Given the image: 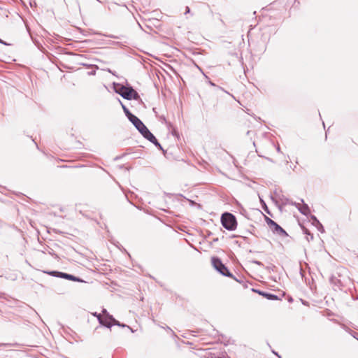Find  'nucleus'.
I'll return each instance as SVG.
<instances>
[{"mask_svg":"<svg viewBox=\"0 0 358 358\" xmlns=\"http://www.w3.org/2000/svg\"><path fill=\"white\" fill-rule=\"evenodd\" d=\"M115 92L127 100L134 99L137 101L140 99L138 93L129 85L124 86L117 84L115 88Z\"/></svg>","mask_w":358,"mask_h":358,"instance_id":"1","label":"nucleus"},{"mask_svg":"<svg viewBox=\"0 0 358 358\" xmlns=\"http://www.w3.org/2000/svg\"><path fill=\"white\" fill-rule=\"evenodd\" d=\"M212 264L214 268L224 276L229 277L234 279L238 282L245 283L244 281L237 279L228 269V268L222 263L219 257H213L211 259Z\"/></svg>","mask_w":358,"mask_h":358,"instance_id":"2","label":"nucleus"},{"mask_svg":"<svg viewBox=\"0 0 358 358\" xmlns=\"http://www.w3.org/2000/svg\"><path fill=\"white\" fill-rule=\"evenodd\" d=\"M221 223L223 227L228 231H234L237 227L236 216L229 212L222 213L221 216Z\"/></svg>","mask_w":358,"mask_h":358,"instance_id":"3","label":"nucleus"},{"mask_svg":"<svg viewBox=\"0 0 358 358\" xmlns=\"http://www.w3.org/2000/svg\"><path fill=\"white\" fill-rule=\"evenodd\" d=\"M269 229L272 231V232L275 234H277L280 236H287L288 234L278 223L275 222L269 227Z\"/></svg>","mask_w":358,"mask_h":358,"instance_id":"4","label":"nucleus"},{"mask_svg":"<svg viewBox=\"0 0 358 358\" xmlns=\"http://www.w3.org/2000/svg\"><path fill=\"white\" fill-rule=\"evenodd\" d=\"M129 120L139 132L146 127L144 123L135 115H134Z\"/></svg>","mask_w":358,"mask_h":358,"instance_id":"5","label":"nucleus"},{"mask_svg":"<svg viewBox=\"0 0 358 358\" xmlns=\"http://www.w3.org/2000/svg\"><path fill=\"white\" fill-rule=\"evenodd\" d=\"M252 292H255L256 293H258L259 295L265 297L266 299H268V300H278V296L274 294H272V293H269V292H264V291H261V290H259V289H254L252 288Z\"/></svg>","mask_w":358,"mask_h":358,"instance_id":"6","label":"nucleus"},{"mask_svg":"<svg viewBox=\"0 0 358 358\" xmlns=\"http://www.w3.org/2000/svg\"><path fill=\"white\" fill-rule=\"evenodd\" d=\"M291 205L296 206L299 211L304 215H308L310 213L309 206L306 203H303V206H301L300 203H291Z\"/></svg>","mask_w":358,"mask_h":358,"instance_id":"7","label":"nucleus"},{"mask_svg":"<svg viewBox=\"0 0 358 358\" xmlns=\"http://www.w3.org/2000/svg\"><path fill=\"white\" fill-rule=\"evenodd\" d=\"M139 133L150 142H151L155 138V136L153 135L152 133L150 132V131L148 129L147 127L142 129L141 131H140Z\"/></svg>","mask_w":358,"mask_h":358,"instance_id":"8","label":"nucleus"},{"mask_svg":"<svg viewBox=\"0 0 358 358\" xmlns=\"http://www.w3.org/2000/svg\"><path fill=\"white\" fill-rule=\"evenodd\" d=\"M63 278L69 280H71V281H75V282H85L83 279H81L77 276H75L72 274H69V273H65V274L63 275Z\"/></svg>","mask_w":358,"mask_h":358,"instance_id":"9","label":"nucleus"},{"mask_svg":"<svg viewBox=\"0 0 358 358\" xmlns=\"http://www.w3.org/2000/svg\"><path fill=\"white\" fill-rule=\"evenodd\" d=\"M102 322L103 324H100L104 327L108 329H110L113 327V322L109 319L106 318V317H102Z\"/></svg>","mask_w":358,"mask_h":358,"instance_id":"10","label":"nucleus"},{"mask_svg":"<svg viewBox=\"0 0 358 358\" xmlns=\"http://www.w3.org/2000/svg\"><path fill=\"white\" fill-rule=\"evenodd\" d=\"M112 322H113V326L115 325V326H118V327H127L129 329L131 330V332H134L133 329L128 325L125 324H123V323H120L118 320H117L115 317H114V320H111Z\"/></svg>","mask_w":358,"mask_h":358,"instance_id":"11","label":"nucleus"},{"mask_svg":"<svg viewBox=\"0 0 358 358\" xmlns=\"http://www.w3.org/2000/svg\"><path fill=\"white\" fill-rule=\"evenodd\" d=\"M47 273L50 274L52 276L57 277L60 278H63V275L65 274L64 272L57 271H52L47 272Z\"/></svg>","mask_w":358,"mask_h":358,"instance_id":"12","label":"nucleus"},{"mask_svg":"<svg viewBox=\"0 0 358 358\" xmlns=\"http://www.w3.org/2000/svg\"><path fill=\"white\" fill-rule=\"evenodd\" d=\"M279 199L281 201V204L282 206H286L287 204L291 205V203H293L292 201H290L289 199L288 198L285 197L284 195L279 196Z\"/></svg>","mask_w":358,"mask_h":358,"instance_id":"13","label":"nucleus"},{"mask_svg":"<svg viewBox=\"0 0 358 358\" xmlns=\"http://www.w3.org/2000/svg\"><path fill=\"white\" fill-rule=\"evenodd\" d=\"M101 314L102 317H106V318L109 319L110 321L112 320H114V317L112 315H110L108 312V310L106 309H105V308L102 309Z\"/></svg>","mask_w":358,"mask_h":358,"instance_id":"14","label":"nucleus"},{"mask_svg":"<svg viewBox=\"0 0 358 358\" xmlns=\"http://www.w3.org/2000/svg\"><path fill=\"white\" fill-rule=\"evenodd\" d=\"M164 120L165 123L167 124L168 128L169 129H170V128L172 129V131H171L172 135L177 136H178V132H177L176 128L173 127V126L171 124V122H167L165 118H164Z\"/></svg>","mask_w":358,"mask_h":358,"instance_id":"15","label":"nucleus"},{"mask_svg":"<svg viewBox=\"0 0 358 358\" xmlns=\"http://www.w3.org/2000/svg\"><path fill=\"white\" fill-rule=\"evenodd\" d=\"M303 233L307 235L306 239L308 241H312L313 239V234H311L307 229L303 228Z\"/></svg>","mask_w":358,"mask_h":358,"instance_id":"16","label":"nucleus"},{"mask_svg":"<svg viewBox=\"0 0 358 358\" xmlns=\"http://www.w3.org/2000/svg\"><path fill=\"white\" fill-rule=\"evenodd\" d=\"M92 315L97 318V320H98L99 324H103V322H102V315H101V313H98L96 312H94V313H92Z\"/></svg>","mask_w":358,"mask_h":358,"instance_id":"17","label":"nucleus"},{"mask_svg":"<svg viewBox=\"0 0 358 358\" xmlns=\"http://www.w3.org/2000/svg\"><path fill=\"white\" fill-rule=\"evenodd\" d=\"M310 217V219L312 220V221H313V224L314 226H316V225H317L319 223H320V221L317 220V218L315 215H311Z\"/></svg>","mask_w":358,"mask_h":358,"instance_id":"18","label":"nucleus"},{"mask_svg":"<svg viewBox=\"0 0 358 358\" xmlns=\"http://www.w3.org/2000/svg\"><path fill=\"white\" fill-rule=\"evenodd\" d=\"M123 111L128 120H129L134 115V114L131 113L128 108L124 109Z\"/></svg>","mask_w":358,"mask_h":358,"instance_id":"19","label":"nucleus"},{"mask_svg":"<svg viewBox=\"0 0 358 358\" xmlns=\"http://www.w3.org/2000/svg\"><path fill=\"white\" fill-rule=\"evenodd\" d=\"M123 111L128 120H129L134 115V114L131 113L128 108L124 109Z\"/></svg>","mask_w":358,"mask_h":358,"instance_id":"20","label":"nucleus"},{"mask_svg":"<svg viewBox=\"0 0 358 358\" xmlns=\"http://www.w3.org/2000/svg\"><path fill=\"white\" fill-rule=\"evenodd\" d=\"M265 221L268 224V227H271V225L275 222V221H273V220L266 216H265Z\"/></svg>","mask_w":358,"mask_h":358,"instance_id":"21","label":"nucleus"},{"mask_svg":"<svg viewBox=\"0 0 358 358\" xmlns=\"http://www.w3.org/2000/svg\"><path fill=\"white\" fill-rule=\"evenodd\" d=\"M316 228L317 229V230L319 231H320L321 233H324V227L322 226V224L321 223H319L317 225L315 226Z\"/></svg>","mask_w":358,"mask_h":358,"instance_id":"22","label":"nucleus"},{"mask_svg":"<svg viewBox=\"0 0 358 358\" xmlns=\"http://www.w3.org/2000/svg\"><path fill=\"white\" fill-rule=\"evenodd\" d=\"M261 202H262V203L263 204V208L264 209V210H265L267 213L270 214V211L268 210V207H267V206H266V203H265L262 199L261 200Z\"/></svg>","mask_w":358,"mask_h":358,"instance_id":"23","label":"nucleus"},{"mask_svg":"<svg viewBox=\"0 0 358 358\" xmlns=\"http://www.w3.org/2000/svg\"><path fill=\"white\" fill-rule=\"evenodd\" d=\"M252 263H254V264H257L258 266H262L263 265V264L261 262L258 261V260H254V261H252Z\"/></svg>","mask_w":358,"mask_h":358,"instance_id":"24","label":"nucleus"},{"mask_svg":"<svg viewBox=\"0 0 358 358\" xmlns=\"http://www.w3.org/2000/svg\"><path fill=\"white\" fill-rule=\"evenodd\" d=\"M0 345L1 346H13V345H15V344H12V343H1Z\"/></svg>","mask_w":358,"mask_h":358,"instance_id":"25","label":"nucleus"},{"mask_svg":"<svg viewBox=\"0 0 358 358\" xmlns=\"http://www.w3.org/2000/svg\"><path fill=\"white\" fill-rule=\"evenodd\" d=\"M190 13V8L189 6H186L185 8V15H187V13Z\"/></svg>","mask_w":358,"mask_h":358,"instance_id":"26","label":"nucleus"},{"mask_svg":"<svg viewBox=\"0 0 358 358\" xmlns=\"http://www.w3.org/2000/svg\"><path fill=\"white\" fill-rule=\"evenodd\" d=\"M155 146H156L158 149H159V150H163V151H164V150H163V148H162V145H161V144H160L159 143H157L156 144V145H155Z\"/></svg>","mask_w":358,"mask_h":358,"instance_id":"27","label":"nucleus"},{"mask_svg":"<svg viewBox=\"0 0 358 358\" xmlns=\"http://www.w3.org/2000/svg\"><path fill=\"white\" fill-rule=\"evenodd\" d=\"M118 99L119 103L121 104L123 110L124 109H127V108L122 103V101L119 99Z\"/></svg>","mask_w":358,"mask_h":358,"instance_id":"28","label":"nucleus"},{"mask_svg":"<svg viewBox=\"0 0 358 358\" xmlns=\"http://www.w3.org/2000/svg\"><path fill=\"white\" fill-rule=\"evenodd\" d=\"M0 43L3 44L4 45H10L9 43H8L6 41L1 40V38H0Z\"/></svg>","mask_w":358,"mask_h":358,"instance_id":"29","label":"nucleus"},{"mask_svg":"<svg viewBox=\"0 0 358 358\" xmlns=\"http://www.w3.org/2000/svg\"><path fill=\"white\" fill-rule=\"evenodd\" d=\"M151 143H153L155 145H156V144H157V143H159V141H157V138H156V137H155V138H154V140H152V141H151Z\"/></svg>","mask_w":358,"mask_h":358,"instance_id":"30","label":"nucleus"},{"mask_svg":"<svg viewBox=\"0 0 358 358\" xmlns=\"http://www.w3.org/2000/svg\"><path fill=\"white\" fill-rule=\"evenodd\" d=\"M218 241H219V238H213V243H216V242H217Z\"/></svg>","mask_w":358,"mask_h":358,"instance_id":"31","label":"nucleus"},{"mask_svg":"<svg viewBox=\"0 0 358 358\" xmlns=\"http://www.w3.org/2000/svg\"><path fill=\"white\" fill-rule=\"evenodd\" d=\"M301 301H302V303H303V305H308V302H307V301H303V300H301Z\"/></svg>","mask_w":358,"mask_h":358,"instance_id":"32","label":"nucleus"},{"mask_svg":"<svg viewBox=\"0 0 358 358\" xmlns=\"http://www.w3.org/2000/svg\"><path fill=\"white\" fill-rule=\"evenodd\" d=\"M209 84L212 86H215V84L213 83L212 81H209Z\"/></svg>","mask_w":358,"mask_h":358,"instance_id":"33","label":"nucleus"},{"mask_svg":"<svg viewBox=\"0 0 358 358\" xmlns=\"http://www.w3.org/2000/svg\"><path fill=\"white\" fill-rule=\"evenodd\" d=\"M276 150H277V151H278V152H280V146H279V145L277 147Z\"/></svg>","mask_w":358,"mask_h":358,"instance_id":"34","label":"nucleus"},{"mask_svg":"<svg viewBox=\"0 0 358 358\" xmlns=\"http://www.w3.org/2000/svg\"><path fill=\"white\" fill-rule=\"evenodd\" d=\"M288 301L289 302H292L293 301V299L292 297H289V299H288Z\"/></svg>","mask_w":358,"mask_h":358,"instance_id":"35","label":"nucleus"},{"mask_svg":"<svg viewBox=\"0 0 358 358\" xmlns=\"http://www.w3.org/2000/svg\"><path fill=\"white\" fill-rule=\"evenodd\" d=\"M166 330H169V331H172L171 329L169 327H166Z\"/></svg>","mask_w":358,"mask_h":358,"instance_id":"36","label":"nucleus"},{"mask_svg":"<svg viewBox=\"0 0 358 358\" xmlns=\"http://www.w3.org/2000/svg\"><path fill=\"white\" fill-rule=\"evenodd\" d=\"M190 201L191 204H194L195 203V202L193 201Z\"/></svg>","mask_w":358,"mask_h":358,"instance_id":"37","label":"nucleus"},{"mask_svg":"<svg viewBox=\"0 0 358 358\" xmlns=\"http://www.w3.org/2000/svg\"><path fill=\"white\" fill-rule=\"evenodd\" d=\"M211 234H212V233H211V232H208V236H210Z\"/></svg>","mask_w":358,"mask_h":358,"instance_id":"38","label":"nucleus"},{"mask_svg":"<svg viewBox=\"0 0 358 358\" xmlns=\"http://www.w3.org/2000/svg\"><path fill=\"white\" fill-rule=\"evenodd\" d=\"M112 38H117V36H111Z\"/></svg>","mask_w":358,"mask_h":358,"instance_id":"39","label":"nucleus"},{"mask_svg":"<svg viewBox=\"0 0 358 358\" xmlns=\"http://www.w3.org/2000/svg\"><path fill=\"white\" fill-rule=\"evenodd\" d=\"M272 200H273L277 203V201L274 200V198H272Z\"/></svg>","mask_w":358,"mask_h":358,"instance_id":"40","label":"nucleus"},{"mask_svg":"<svg viewBox=\"0 0 358 358\" xmlns=\"http://www.w3.org/2000/svg\"><path fill=\"white\" fill-rule=\"evenodd\" d=\"M238 237H243V236H241V235H238Z\"/></svg>","mask_w":358,"mask_h":358,"instance_id":"41","label":"nucleus"},{"mask_svg":"<svg viewBox=\"0 0 358 358\" xmlns=\"http://www.w3.org/2000/svg\"><path fill=\"white\" fill-rule=\"evenodd\" d=\"M216 358H222V357H216Z\"/></svg>","mask_w":358,"mask_h":358,"instance_id":"42","label":"nucleus"}]
</instances>
